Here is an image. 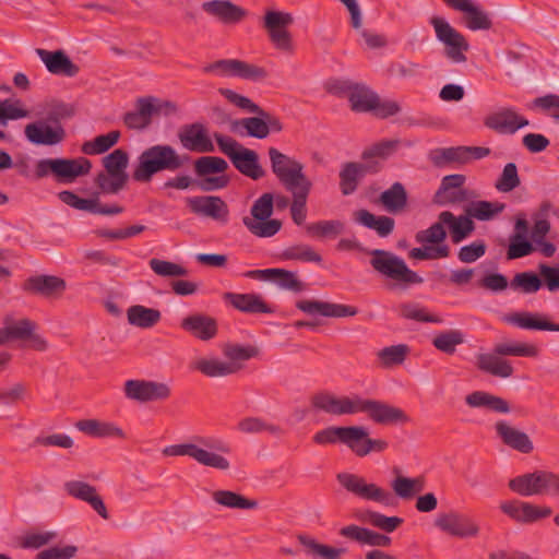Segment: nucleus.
Segmentation results:
<instances>
[{"mask_svg":"<svg viewBox=\"0 0 559 559\" xmlns=\"http://www.w3.org/2000/svg\"><path fill=\"white\" fill-rule=\"evenodd\" d=\"M216 449L228 453L229 448L222 441L200 435L192 436L188 441L165 447L162 451L165 456H188L202 466L218 471H228L230 462L223 454L212 451Z\"/></svg>","mask_w":559,"mask_h":559,"instance_id":"nucleus-1","label":"nucleus"},{"mask_svg":"<svg viewBox=\"0 0 559 559\" xmlns=\"http://www.w3.org/2000/svg\"><path fill=\"white\" fill-rule=\"evenodd\" d=\"M223 358L209 354L195 358L191 368L207 378H225L239 372L246 361L257 356L258 350L252 346L237 343H226L222 346Z\"/></svg>","mask_w":559,"mask_h":559,"instance_id":"nucleus-2","label":"nucleus"},{"mask_svg":"<svg viewBox=\"0 0 559 559\" xmlns=\"http://www.w3.org/2000/svg\"><path fill=\"white\" fill-rule=\"evenodd\" d=\"M186 157L181 156L175 147L168 144H155L145 148L138 157L132 171L136 182H150L162 171H176L183 167Z\"/></svg>","mask_w":559,"mask_h":559,"instance_id":"nucleus-3","label":"nucleus"},{"mask_svg":"<svg viewBox=\"0 0 559 559\" xmlns=\"http://www.w3.org/2000/svg\"><path fill=\"white\" fill-rule=\"evenodd\" d=\"M539 348L532 343L504 342L495 346L491 353L479 354L476 357L478 369L499 378H509L513 374V367L502 356L537 357Z\"/></svg>","mask_w":559,"mask_h":559,"instance_id":"nucleus-4","label":"nucleus"},{"mask_svg":"<svg viewBox=\"0 0 559 559\" xmlns=\"http://www.w3.org/2000/svg\"><path fill=\"white\" fill-rule=\"evenodd\" d=\"M91 169L92 163L85 157L43 158L36 162L33 177L41 179L51 175L58 182L73 183L88 175Z\"/></svg>","mask_w":559,"mask_h":559,"instance_id":"nucleus-5","label":"nucleus"},{"mask_svg":"<svg viewBox=\"0 0 559 559\" xmlns=\"http://www.w3.org/2000/svg\"><path fill=\"white\" fill-rule=\"evenodd\" d=\"M370 265L384 278L394 284L407 287L424 282L423 277L411 270L406 262L395 253L386 250L374 249L370 252Z\"/></svg>","mask_w":559,"mask_h":559,"instance_id":"nucleus-6","label":"nucleus"},{"mask_svg":"<svg viewBox=\"0 0 559 559\" xmlns=\"http://www.w3.org/2000/svg\"><path fill=\"white\" fill-rule=\"evenodd\" d=\"M341 88L346 94L350 108L354 111H372L380 118L394 116L400 111L397 103L393 100H381L379 96L366 85L343 82Z\"/></svg>","mask_w":559,"mask_h":559,"instance_id":"nucleus-7","label":"nucleus"},{"mask_svg":"<svg viewBox=\"0 0 559 559\" xmlns=\"http://www.w3.org/2000/svg\"><path fill=\"white\" fill-rule=\"evenodd\" d=\"M274 209V197L272 193H263L252 204L250 215L242 218L243 225L254 236L269 238L276 235L282 222L272 218Z\"/></svg>","mask_w":559,"mask_h":559,"instance_id":"nucleus-8","label":"nucleus"},{"mask_svg":"<svg viewBox=\"0 0 559 559\" xmlns=\"http://www.w3.org/2000/svg\"><path fill=\"white\" fill-rule=\"evenodd\" d=\"M509 488L523 497L559 496V476L545 471H537L516 476L509 480Z\"/></svg>","mask_w":559,"mask_h":559,"instance_id":"nucleus-9","label":"nucleus"},{"mask_svg":"<svg viewBox=\"0 0 559 559\" xmlns=\"http://www.w3.org/2000/svg\"><path fill=\"white\" fill-rule=\"evenodd\" d=\"M336 479L346 491L362 501L390 506L393 500V496L388 489L368 481L367 478L358 474L340 473L336 475Z\"/></svg>","mask_w":559,"mask_h":559,"instance_id":"nucleus-10","label":"nucleus"},{"mask_svg":"<svg viewBox=\"0 0 559 559\" xmlns=\"http://www.w3.org/2000/svg\"><path fill=\"white\" fill-rule=\"evenodd\" d=\"M433 525L442 533L459 539L477 538L480 524L473 516L456 510L440 512L433 520Z\"/></svg>","mask_w":559,"mask_h":559,"instance_id":"nucleus-11","label":"nucleus"},{"mask_svg":"<svg viewBox=\"0 0 559 559\" xmlns=\"http://www.w3.org/2000/svg\"><path fill=\"white\" fill-rule=\"evenodd\" d=\"M272 171L287 190L311 183L301 163L274 147L269 148Z\"/></svg>","mask_w":559,"mask_h":559,"instance_id":"nucleus-12","label":"nucleus"},{"mask_svg":"<svg viewBox=\"0 0 559 559\" xmlns=\"http://www.w3.org/2000/svg\"><path fill=\"white\" fill-rule=\"evenodd\" d=\"M430 24L435 28L437 38L445 46V56L455 63L465 62V52L469 49L465 37L443 17L432 16Z\"/></svg>","mask_w":559,"mask_h":559,"instance_id":"nucleus-13","label":"nucleus"},{"mask_svg":"<svg viewBox=\"0 0 559 559\" xmlns=\"http://www.w3.org/2000/svg\"><path fill=\"white\" fill-rule=\"evenodd\" d=\"M294 17L288 12L266 11L264 15V27L273 46L286 53H293L295 50L294 41L287 27L292 25Z\"/></svg>","mask_w":559,"mask_h":559,"instance_id":"nucleus-14","label":"nucleus"},{"mask_svg":"<svg viewBox=\"0 0 559 559\" xmlns=\"http://www.w3.org/2000/svg\"><path fill=\"white\" fill-rule=\"evenodd\" d=\"M123 393L128 400L138 403L163 402L170 397L171 389L165 382L131 379L124 382Z\"/></svg>","mask_w":559,"mask_h":559,"instance_id":"nucleus-15","label":"nucleus"},{"mask_svg":"<svg viewBox=\"0 0 559 559\" xmlns=\"http://www.w3.org/2000/svg\"><path fill=\"white\" fill-rule=\"evenodd\" d=\"M360 401L361 396L358 394L338 396L333 393L321 392L313 395L311 404L316 409L326 414L343 416L358 414Z\"/></svg>","mask_w":559,"mask_h":559,"instance_id":"nucleus-16","label":"nucleus"},{"mask_svg":"<svg viewBox=\"0 0 559 559\" xmlns=\"http://www.w3.org/2000/svg\"><path fill=\"white\" fill-rule=\"evenodd\" d=\"M359 413H366L369 418L379 425H403L411 418L401 408L377 400L361 397Z\"/></svg>","mask_w":559,"mask_h":559,"instance_id":"nucleus-17","label":"nucleus"},{"mask_svg":"<svg viewBox=\"0 0 559 559\" xmlns=\"http://www.w3.org/2000/svg\"><path fill=\"white\" fill-rule=\"evenodd\" d=\"M26 140L34 145L53 146L66 138V130L61 123H51L46 119L37 120L25 126Z\"/></svg>","mask_w":559,"mask_h":559,"instance_id":"nucleus-18","label":"nucleus"},{"mask_svg":"<svg viewBox=\"0 0 559 559\" xmlns=\"http://www.w3.org/2000/svg\"><path fill=\"white\" fill-rule=\"evenodd\" d=\"M63 488L70 497L88 503L102 519H109L105 502L95 486L83 480L72 479L66 481Z\"/></svg>","mask_w":559,"mask_h":559,"instance_id":"nucleus-19","label":"nucleus"},{"mask_svg":"<svg viewBox=\"0 0 559 559\" xmlns=\"http://www.w3.org/2000/svg\"><path fill=\"white\" fill-rule=\"evenodd\" d=\"M187 204L197 215L210 217L214 221L223 223H226L228 219V206L219 197H191L187 199Z\"/></svg>","mask_w":559,"mask_h":559,"instance_id":"nucleus-20","label":"nucleus"},{"mask_svg":"<svg viewBox=\"0 0 559 559\" xmlns=\"http://www.w3.org/2000/svg\"><path fill=\"white\" fill-rule=\"evenodd\" d=\"M501 511L520 523H534L548 518L552 510L549 507H539L523 501H504L500 504Z\"/></svg>","mask_w":559,"mask_h":559,"instance_id":"nucleus-21","label":"nucleus"},{"mask_svg":"<svg viewBox=\"0 0 559 559\" xmlns=\"http://www.w3.org/2000/svg\"><path fill=\"white\" fill-rule=\"evenodd\" d=\"M528 124V120L513 108H500L485 118V126L502 134H513Z\"/></svg>","mask_w":559,"mask_h":559,"instance_id":"nucleus-22","label":"nucleus"},{"mask_svg":"<svg viewBox=\"0 0 559 559\" xmlns=\"http://www.w3.org/2000/svg\"><path fill=\"white\" fill-rule=\"evenodd\" d=\"M181 145L191 152L212 153L215 151L206 128L201 123L185 126L178 132Z\"/></svg>","mask_w":559,"mask_h":559,"instance_id":"nucleus-23","label":"nucleus"},{"mask_svg":"<svg viewBox=\"0 0 559 559\" xmlns=\"http://www.w3.org/2000/svg\"><path fill=\"white\" fill-rule=\"evenodd\" d=\"M24 288L45 298L59 299L67 289V282L55 275H35L25 282Z\"/></svg>","mask_w":559,"mask_h":559,"instance_id":"nucleus-24","label":"nucleus"},{"mask_svg":"<svg viewBox=\"0 0 559 559\" xmlns=\"http://www.w3.org/2000/svg\"><path fill=\"white\" fill-rule=\"evenodd\" d=\"M452 9L465 14V25L472 31L489 29L492 25L487 12L473 0H443Z\"/></svg>","mask_w":559,"mask_h":559,"instance_id":"nucleus-25","label":"nucleus"},{"mask_svg":"<svg viewBox=\"0 0 559 559\" xmlns=\"http://www.w3.org/2000/svg\"><path fill=\"white\" fill-rule=\"evenodd\" d=\"M495 430L498 438L507 447L524 454H528L533 451L534 445L528 435L510 425L508 421L498 420L495 424Z\"/></svg>","mask_w":559,"mask_h":559,"instance_id":"nucleus-26","label":"nucleus"},{"mask_svg":"<svg viewBox=\"0 0 559 559\" xmlns=\"http://www.w3.org/2000/svg\"><path fill=\"white\" fill-rule=\"evenodd\" d=\"M296 307L305 313L329 318L353 317L358 313L355 307L319 300H299Z\"/></svg>","mask_w":559,"mask_h":559,"instance_id":"nucleus-27","label":"nucleus"},{"mask_svg":"<svg viewBox=\"0 0 559 559\" xmlns=\"http://www.w3.org/2000/svg\"><path fill=\"white\" fill-rule=\"evenodd\" d=\"M202 10L225 24H236L242 21L247 12L229 0H211L202 3Z\"/></svg>","mask_w":559,"mask_h":559,"instance_id":"nucleus-28","label":"nucleus"},{"mask_svg":"<svg viewBox=\"0 0 559 559\" xmlns=\"http://www.w3.org/2000/svg\"><path fill=\"white\" fill-rule=\"evenodd\" d=\"M36 53L45 63L47 70L57 75L75 76L79 73V67L61 50L48 51L41 48L36 49Z\"/></svg>","mask_w":559,"mask_h":559,"instance_id":"nucleus-29","label":"nucleus"},{"mask_svg":"<svg viewBox=\"0 0 559 559\" xmlns=\"http://www.w3.org/2000/svg\"><path fill=\"white\" fill-rule=\"evenodd\" d=\"M181 328L194 337L207 342L217 334L216 320L205 314H191L182 319Z\"/></svg>","mask_w":559,"mask_h":559,"instance_id":"nucleus-30","label":"nucleus"},{"mask_svg":"<svg viewBox=\"0 0 559 559\" xmlns=\"http://www.w3.org/2000/svg\"><path fill=\"white\" fill-rule=\"evenodd\" d=\"M395 477L391 480V489L401 500H412L417 493L421 492L426 487L424 476L407 477L394 469Z\"/></svg>","mask_w":559,"mask_h":559,"instance_id":"nucleus-31","label":"nucleus"},{"mask_svg":"<svg viewBox=\"0 0 559 559\" xmlns=\"http://www.w3.org/2000/svg\"><path fill=\"white\" fill-rule=\"evenodd\" d=\"M224 299L242 312L271 313L273 311L264 299L257 294L226 293Z\"/></svg>","mask_w":559,"mask_h":559,"instance_id":"nucleus-32","label":"nucleus"},{"mask_svg":"<svg viewBox=\"0 0 559 559\" xmlns=\"http://www.w3.org/2000/svg\"><path fill=\"white\" fill-rule=\"evenodd\" d=\"M211 498L217 506L231 510H254L259 506L257 500L228 489H216L211 492Z\"/></svg>","mask_w":559,"mask_h":559,"instance_id":"nucleus-33","label":"nucleus"},{"mask_svg":"<svg viewBox=\"0 0 559 559\" xmlns=\"http://www.w3.org/2000/svg\"><path fill=\"white\" fill-rule=\"evenodd\" d=\"M298 542L304 547L306 555L312 559H342L346 552L345 548L319 543L316 538L305 534L298 535Z\"/></svg>","mask_w":559,"mask_h":559,"instance_id":"nucleus-34","label":"nucleus"},{"mask_svg":"<svg viewBox=\"0 0 559 559\" xmlns=\"http://www.w3.org/2000/svg\"><path fill=\"white\" fill-rule=\"evenodd\" d=\"M76 428L95 438H126L124 431L111 421L84 419L76 423Z\"/></svg>","mask_w":559,"mask_h":559,"instance_id":"nucleus-35","label":"nucleus"},{"mask_svg":"<svg viewBox=\"0 0 559 559\" xmlns=\"http://www.w3.org/2000/svg\"><path fill=\"white\" fill-rule=\"evenodd\" d=\"M229 131L238 135H249L257 139H265L270 133L269 124L259 117H249L229 122Z\"/></svg>","mask_w":559,"mask_h":559,"instance_id":"nucleus-36","label":"nucleus"},{"mask_svg":"<svg viewBox=\"0 0 559 559\" xmlns=\"http://www.w3.org/2000/svg\"><path fill=\"white\" fill-rule=\"evenodd\" d=\"M135 108L140 111L148 126L151 124L153 117L157 115L169 116L177 112V106L174 103L162 100L156 97L139 98L136 100Z\"/></svg>","mask_w":559,"mask_h":559,"instance_id":"nucleus-37","label":"nucleus"},{"mask_svg":"<svg viewBox=\"0 0 559 559\" xmlns=\"http://www.w3.org/2000/svg\"><path fill=\"white\" fill-rule=\"evenodd\" d=\"M353 216L357 224L374 230L380 237H388L394 229L395 222L389 216H376L367 210H358Z\"/></svg>","mask_w":559,"mask_h":559,"instance_id":"nucleus-38","label":"nucleus"},{"mask_svg":"<svg viewBox=\"0 0 559 559\" xmlns=\"http://www.w3.org/2000/svg\"><path fill=\"white\" fill-rule=\"evenodd\" d=\"M465 402L473 408H487L496 413L508 414L511 411L510 404L502 397L484 391H475L466 395Z\"/></svg>","mask_w":559,"mask_h":559,"instance_id":"nucleus-39","label":"nucleus"},{"mask_svg":"<svg viewBox=\"0 0 559 559\" xmlns=\"http://www.w3.org/2000/svg\"><path fill=\"white\" fill-rule=\"evenodd\" d=\"M231 163L238 171L253 180L262 178L265 174L259 164L257 152L247 147H243Z\"/></svg>","mask_w":559,"mask_h":559,"instance_id":"nucleus-40","label":"nucleus"},{"mask_svg":"<svg viewBox=\"0 0 559 559\" xmlns=\"http://www.w3.org/2000/svg\"><path fill=\"white\" fill-rule=\"evenodd\" d=\"M440 219L450 229L455 243L464 240L475 228L474 222L467 214L454 216L451 212L444 211L440 213Z\"/></svg>","mask_w":559,"mask_h":559,"instance_id":"nucleus-41","label":"nucleus"},{"mask_svg":"<svg viewBox=\"0 0 559 559\" xmlns=\"http://www.w3.org/2000/svg\"><path fill=\"white\" fill-rule=\"evenodd\" d=\"M504 320L521 329L559 332V324L550 323L537 313L515 312L506 317Z\"/></svg>","mask_w":559,"mask_h":559,"instance_id":"nucleus-42","label":"nucleus"},{"mask_svg":"<svg viewBox=\"0 0 559 559\" xmlns=\"http://www.w3.org/2000/svg\"><path fill=\"white\" fill-rule=\"evenodd\" d=\"M371 167L359 163H345L340 171V188L344 195L352 194L359 180Z\"/></svg>","mask_w":559,"mask_h":559,"instance_id":"nucleus-43","label":"nucleus"},{"mask_svg":"<svg viewBox=\"0 0 559 559\" xmlns=\"http://www.w3.org/2000/svg\"><path fill=\"white\" fill-rule=\"evenodd\" d=\"M160 319L162 313L155 308L133 305L127 310L128 323L140 329H151L155 326Z\"/></svg>","mask_w":559,"mask_h":559,"instance_id":"nucleus-44","label":"nucleus"},{"mask_svg":"<svg viewBox=\"0 0 559 559\" xmlns=\"http://www.w3.org/2000/svg\"><path fill=\"white\" fill-rule=\"evenodd\" d=\"M368 435L364 426L343 427L341 443L347 445L357 456H364Z\"/></svg>","mask_w":559,"mask_h":559,"instance_id":"nucleus-45","label":"nucleus"},{"mask_svg":"<svg viewBox=\"0 0 559 559\" xmlns=\"http://www.w3.org/2000/svg\"><path fill=\"white\" fill-rule=\"evenodd\" d=\"M312 188V182L289 189L288 191L293 194V202L290 204V214L295 224L302 225L307 218V198Z\"/></svg>","mask_w":559,"mask_h":559,"instance_id":"nucleus-46","label":"nucleus"},{"mask_svg":"<svg viewBox=\"0 0 559 559\" xmlns=\"http://www.w3.org/2000/svg\"><path fill=\"white\" fill-rule=\"evenodd\" d=\"M120 139L119 131H110L86 141L81 146V152L86 155H100L115 146Z\"/></svg>","mask_w":559,"mask_h":559,"instance_id":"nucleus-47","label":"nucleus"},{"mask_svg":"<svg viewBox=\"0 0 559 559\" xmlns=\"http://www.w3.org/2000/svg\"><path fill=\"white\" fill-rule=\"evenodd\" d=\"M237 429L242 433H262L267 432L272 436H281L283 429L278 425L267 423L260 417H245L237 424Z\"/></svg>","mask_w":559,"mask_h":559,"instance_id":"nucleus-48","label":"nucleus"},{"mask_svg":"<svg viewBox=\"0 0 559 559\" xmlns=\"http://www.w3.org/2000/svg\"><path fill=\"white\" fill-rule=\"evenodd\" d=\"M409 354V347L405 344L391 345L377 352L379 364L383 368H392L402 365Z\"/></svg>","mask_w":559,"mask_h":559,"instance_id":"nucleus-49","label":"nucleus"},{"mask_svg":"<svg viewBox=\"0 0 559 559\" xmlns=\"http://www.w3.org/2000/svg\"><path fill=\"white\" fill-rule=\"evenodd\" d=\"M360 521L368 523L381 531L386 533L394 532L397 527L402 525L404 520L399 516H386L382 513L367 510L361 515L357 516Z\"/></svg>","mask_w":559,"mask_h":559,"instance_id":"nucleus-50","label":"nucleus"},{"mask_svg":"<svg viewBox=\"0 0 559 559\" xmlns=\"http://www.w3.org/2000/svg\"><path fill=\"white\" fill-rule=\"evenodd\" d=\"M503 210L504 204L500 202L476 201L471 203L465 211L471 218L489 221L500 214Z\"/></svg>","mask_w":559,"mask_h":559,"instance_id":"nucleus-51","label":"nucleus"},{"mask_svg":"<svg viewBox=\"0 0 559 559\" xmlns=\"http://www.w3.org/2000/svg\"><path fill=\"white\" fill-rule=\"evenodd\" d=\"M380 201L386 211L396 213L401 211L407 201L406 191L402 183L395 182L390 189L383 191Z\"/></svg>","mask_w":559,"mask_h":559,"instance_id":"nucleus-52","label":"nucleus"},{"mask_svg":"<svg viewBox=\"0 0 559 559\" xmlns=\"http://www.w3.org/2000/svg\"><path fill=\"white\" fill-rule=\"evenodd\" d=\"M345 229V224L338 219L320 221L306 226V231L311 237H336Z\"/></svg>","mask_w":559,"mask_h":559,"instance_id":"nucleus-53","label":"nucleus"},{"mask_svg":"<svg viewBox=\"0 0 559 559\" xmlns=\"http://www.w3.org/2000/svg\"><path fill=\"white\" fill-rule=\"evenodd\" d=\"M74 115V108L72 105L51 100L41 106V110L38 116L45 117L51 123H60L62 119L70 118Z\"/></svg>","mask_w":559,"mask_h":559,"instance_id":"nucleus-54","label":"nucleus"},{"mask_svg":"<svg viewBox=\"0 0 559 559\" xmlns=\"http://www.w3.org/2000/svg\"><path fill=\"white\" fill-rule=\"evenodd\" d=\"M283 260L320 263L321 255L309 245L298 243L287 247L281 254Z\"/></svg>","mask_w":559,"mask_h":559,"instance_id":"nucleus-55","label":"nucleus"},{"mask_svg":"<svg viewBox=\"0 0 559 559\" xmlns=\"http://www.w3.org/2000/svg\"><path fill=\"white\" fill-rule=\"evenodd\" d=\"M227 168V162L217 156H202L194 162V171L198 177L224 174Z\"/></svg>","mask_w":559,"mask_h":559,"instance_id":"nucleus-56","label":"nucleus"},{"mask_svg":"<svg viewBox=\"0 0 559 559\" xmlns=\"http://www.w3.org/2000/svg\"><path fill=\"white\" fill-rule=\"evenodd\" d=\"M129 164V155L121 148H117L103 158L104 170L116 174L124 178H129L127 167Z\"/></svg>","mask_w":559,"mask_h":559,"instance_id":"nucleus-57","label":"nucleus"},{"mask_svg":"<svg viewBox=\"0 0 559 559\" xmlns=\"http://www.w3.org/2000/svg\"><path fill=\"white\" fill-rule=\"evenodd\" d=\"M471 159V151L466 146L449 147L436 150L432 153V160L436 165L457 162L465 164Z\"/></svg>","mask_w":559,"mask_h":559,"instance_id":"nucleus-58","label":"nucleus"},{"mask_svg":"<svg viewBox=\"0 0 559 559\" xmlns=\"http://www.w3.org/2000/svg\"><path fill=\"white\" fill-rule=\"evenodd\" d=\"M128 178L116 174L100 171L95 178V185L104 194H117L127 185Z\"/></svg>","mask_w":559,"mask_h":559,"instance_id":"nucleus-59","label":"nucleus"},{"mask_svg":"<svg viewBox=\"0 0 559 559\" xmlns=\"http://www.w3.org/2000/svg\"><path fill=\"white\" fill-rule=\"evenodd\" d=\"M542 280L533 272H522L514 275L510 283L513 290L524 294H533L540 289Z\"/></svg>","mask_w":559,"mask_h":559,"instance_id":"nucleus-60","label":"nucleus"},{"mask_svg":"<svg viewBox=\"0 0 559 559\" xmlns=\"http://www.w3.org/2000/svg\"><path fill=\"white\" fill-rule=\"evenodd\" d=\"M277 271L273 274L272 282L276 283L282 289L290 290L293 293H301L307 286L300 281L295 272L284 269H274Z\"/></svg>","mask_w":559,"mask_h":559,"instance_id":"nucleus-61","label":"nucleus"},{"mask_svg":"<svg viewBox=\"0 0 559 559\" xmlns=\"http://www.w3.org/2000/svg\"><path fill=\"white\" fill-rule=\"evenodd\" d=\"M148 263L153 272L162 277H182L188 275L186 267L170 261L154 258Z\"/></svg>","mask_w":559,"mask_h":559,"instance_id":"nucleus-62","label":"nucleus"},{"mask_svg":"<svg viewBox=\"0 0 559 559\" xmlns=\"http://www.w3.org/2000/svg\"><path fill=\"white\" fill-rule=\"evenodd\" d=\"M464 341L463 334L459 330H450L438 334L432 344L435 347L443 353L453 354L455 347Z\"/></svg>","mask_w":559,"mask_h":559,"instance_id":"nucleus-63","label":"nucleus"},{"mask_svg":"<svg viewBox=\"0 0 559 559\" xmlns=\"http://www.w3.org/2000/svg\"><path fill=\"white\" fill-rule=\"evenodd\" d=\"M444 226V223L441 222L439 217L437 223L432 224L429 228L420 230L416 234V241L421 245H444L443 241L447 237Z\"/></svg>","mask_w":559,"mask_h":559,"instance_id":"nucleus-64","label":"nucleus"}]
</instances>
